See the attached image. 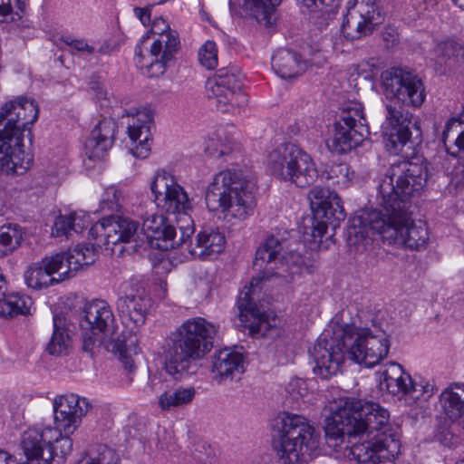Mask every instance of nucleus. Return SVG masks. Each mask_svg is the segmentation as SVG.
<instances>
[{"mask_svg": "<svg viewBox=\"0 0 464 464\" xmlns=\"http://www.w3.org/2000/svg\"><path fill=\"white\" fill-rule=\"evenodd\" d=\"M55 256H63V269L60 271V278L58 280L69 279L76 274V272L85 266V258L82 246L78 245L72 250L56 254Z\"/></svg>", "mask_w": 464, "mask_h": 464, "instance_id": "ea45409f", "label": "nucleus"}, {"mask_svg": "<svg viewBox=\"0 0 464 464\" xmlns=\"http://www.w3.org/2000/svg\"><path fill=\"white\" fill-rule=\"evenodd\" d=\"M150 190L157 205L161 206L168 214L176 215L191 208L184 188L166 171L157 172L150 183Z\"/></svg>", "mask_w": 464, "mask_h": 464, "instance_id": "aec40b11", "label": "nucleus"}, {"mask_svg": "<svg viewBox=\"0 0 464 464\" xmlns=\"http://www.w3.org/2000/svg\"><path fill=\"white\" fill-rule=\"evenodd\" d=\"M459 422L451 421L450 425H443L437 429L435 439L440 444L448 448H455L460 443Z\"/></svg>", "mask_w": 464, "mask_h": 464, "instance_id": "de8ad7c7", "label": "nucleus"}, {"mask_svg": "<svg viewBox=\"0 0 464 464\" xmlns=\"http://www.w3.org/2000/svg\"><path fill=\"white\" fill-rule=\"evenodd\" d=\"M198 61L208 70L218 65V48L213 41H207L198 50Z\"/></svg>", "mask_w": 464, "mask_h": 464, "instance_id": "3c124183", "label": "nucleus"}, {"mask_svg": "<svg viewBox=\"0 0 464 464\" xmlns=\"http://www.w3.org/2000/svg\"><path fill=\"white\" fill-rule=\"evenodd\" d=\"M384 385L387 392L392 395H397L400 399L408 401L409 390L411 383V375L404 372L401 364L391 362L388 368L382 372Z\"/></svg>", "mask_w": 464, "mask_h": 464, "instance_id": "c9c22d12", "label": "nucleus"}, {"mask_svg": "<svg viewBox=\"0 0 464 464\" xmlns=\"http://www.w3.org/2000/svg\"><path fill=\"white\" fill-rule=\"evenodd\" d=\"M458 123H464V106H463L462 111L460 112V114L459 116V120H457L455 118H451L450 120H449L447 121V123L445 125V130H443V134H442V138H443L444 141H446V140L448 139L449 131L451 129V127Z\"/></svg>", "mask_w": 464, "mask_h": 464, "instance_id": "0e129e2a", "label": "nucleus"}, {"mask_svg": "<svg viewBox=\"0 0 464 464\" xmlns=\"http://www.w3.org/2000/svg\"><path fill=\"white\" fill-rule=\"evenodd\" d=\"M116 128V121L111 118H103L98 122L84 144L85 154L90 160L102 159L111 148Z\"/></svg>", "mask_w": 464, "mask_h": 464, "instance_id": "a878e982", "label": "nucleus"}, {"mask_svg": "<svg viewBox=\"0 0 464 464\" xmlns=\"http://www.w3.org/2000/svg\"><path fill=\"white\" fill-rule=\"evenodd\" d=\"M383 20L376 0H357L344 15L342 33L348 40L360 39L372 34Z\"/></svg>", "mask_w": 464, "mask_h": 464, "instance_id": "f3484780", "label": "nucleus"}, {"mask_svg": "<svg viewBox=\"0 0 464 464\" xmlns=\"http://www.w3.org/2000/svg\"><path fill=\"white\" fill-rule=\"evenodd\" d=\"M322 176L332 185L346 188L354 179V171L346 163H336L328 166Z\"/></svg>", "mask_w": 464, "mask_h": 464, "instance_id": "37998d69", "label": "nucleus"}, {"mask_svg": "<svg viewBox=\"0 0 464 464\" xmlns=\"http://www.w3.org/2000/svg\"><path fill=\"white\" fill-rule=\"evenodd\" d=\"M459 47L453 41L439 43L434 48L436 63L440 65L446 63L448 60L458 55Z\"/></svg>", "mask_w": 464, "mask_h": 464, "instance_id": "603ef678", "label": "nucleus"}, {"mask_svg": "<svg viewBox=\"0 0 464 464\" xmlns=\"http://www.w3.org/2000/svg\"><path fill=\"white\" fill-rule=\"evenodd\" d=\"M82 335V350L92 354L106 338L115 334L117 325L113 312L104 300L87 303L77 316Z\"/></svg>", "mask_w": 464, "mask_h": 464, "instance_id": "9d476101", "label": "nucleus"}, {"mask_svg": "<svg viewBox=\"0 0 464 464\" xmlns=\"http://www.w3.org/2000/svg\"><path fill=\"white\" fill-rule=\"evenodd\" d=\"M342 122L349 123L351 127L359 129L358 125L367 126L363 114V107L359 102L346 104L338 119Z\"/></svg>", "mask_w": 464, "mask_h": 464, "instance_id": "a18cd8bd", "label": "nucleus"}, {"mask_svg": "<svg viewBox=\"0 0 464 464\" xmlns=\"http://www.w3.org/2000/svg\"><path fill=\"white\" fill-rule=\"evenodd\" d=\"M82 250L83 252V257L85 258V266L94 263L96 255L93 246H82Z\"/></svg>", "mask_w": 464, "mask_h": 464, "instance_id": "69168bd1", "label": "nucleus"}, {"mask_svg": "<svg viewBox=\"0 0 464 464\" xmlns=\"http://www.w3.org/2000/svg\"><path fill=\"white\" fill-rule=\"evenodd\" d=\"M54 423L58 437L53 440V451L59 450L62 458L69 455L72 450L70 438L82 423V417L92 408L86 397L75 393L59 395L53 400Z\"/></svg>", "mask_w": 464, "mask_h": 464, "instance_id": "1a4fd4ad", "label": "nucleus"}, {"mask_svg": "<svg viewBox=\"0 0 464 464\" xmlns=\"http://www.w3.org/2000/svg\"><path fill=\"white\" fill-rule=\"evenodd\" d=\"M452 182L458 187H464V159L454 168Z\"/></svg>", "mask_w": 464, "mask_h": 464, "instance_id": "680f3d73", "label": "nucleus"}, {"mask_svg": "<svg viewBox=\"0 0 464 464\" xmlns=\"http://www.w3.org/2000/svg\"><path fill=\"white\" fill-rule=\"evenodd\" d=\"M440 405L451 421L464 422V383H454L440 395Z\"/></svg>", "mask_w": 464, "mask_h": 464, "instance_id": "f704fd0d", "label": "nucleus"}, {"mask_svg": "<svg viewBox=\"0 0 464 464\" xmlns=\"http://www.w3.org/2000/svg\"><path fill=\"white\" fill-rule=\"evenodd\" d=\"M169 31L172 30L164 19L158 18L154 20L151 27V33L153 34H157V37H159L160 33H169Z\"/></svg>", "mask_w": 464, "mask_h": 464, "instance_id": "e2e57ef3", "label": "nucleus"}, {"mask_svg": "<svg viewBox=\"0 0 464 464\" xmlns=\"http://www.w3.org/2000/svg\"><path fill=\"white\" fill-rule=\"evenodd\" d=\"M232 150L230 143L223 141L220 135L210 137L205 146L206 153L213 158H219L221 156L228 154Z\"/></svg>", "mask_w": 464, "mask_h": 464, "instance_id": "864d4df0", "label": "nucleus"}, {"mask_svg": "<svg viewBox=\"0 0 464 464\" xmlns=\"http://www.w3.org/2000/svg\"><path fill=\"white\" fill-rule=\"evenodd\" d=\"M163 384L164 383L160 376H150L149 382L144 389V392L147 393H155L161 391L163 392Z\"/></svg>", "mask_w": 464, "mask_h": 464, "instance_id": "bf43d9fd", "label": "nucleus"}, {"mask_svg": "<svg viewBox=\"0 0 464 464\" xmlns=\"http://www.w3.org/2000/svg\"><path fill=\"white\" fill-rule=\"evenodd\" d=\"M455 144L459 150H464V131H461L458 135L457 139L455 140Z\"/></svg>", "mask_w": 464, "mask_h": 464, "instance_id": "774afa93", "label": "nucleus"}, {"mask_svg": "<svg viewBox=\"0 0 464 464\" xmlns=\"http://www.w3.org/2000/svg\"><path fill=\"white\" fill-rule=\"evenodd\" d=\"M400 451L398 434L388 429L361 442H354L351 447L346 446L344 454L360 464H382L393 461Z\"/></svg>", "mask_w": 464, "mask_h": 464, "instance_id": "2eb2a0df", "label": "nucleus"}, {"mask_svg": "<svg viewBox=\"0 0 464 464\" xmlns=\"http://www.w3.org/2000/svg\"><path fill=\"white\" fill-rule=\"evenodd\" d=\"M371 232L382 235V239L391 245L411 250L425 248L429 241L426 223L422 220L411 221L407 208L400 207L391 211L366 210L353 217L347 230L348 244L364 245Z\"/></svg>", "mask_w": 464, "mask_h": 464, "instance_id": "7ed1b4c3", "label": "nucleus"}, {"mask_svg": "<svg viewBox=\"0 0 464 464\" xmlns=\"http://www.w3.org/2000/svg\"><path fill=\"white\" fill-rule=\"evenodd\" d=\"M23 231L18 225H5L0 227V258L11 255L21 245Z\"/></svg>", "mask_w": 464, "mask_h": 464, "instance_id": "58836bf2", "label": "nucleus"}, {"mask_svg": "<svg viewBox=\"0 0 464 464\" xmlns=\"http://www.w3.org/2000/svg\"><path fill=\"white\" fill-rule=\"evenodd\" d=\"M13 2H14L18 10L24 11V4L22 0H0V22H5L6 17L12 15Z\"/></svg>", "mask_w": 464, "mask_h": 464, "instance_id": "4d7b16f0", "label": "nucleus"}, {"mask_svg": "<svg viewBox=\"0 0 464 464\" xmlns=\"http://www.w3.org/2000/svg\"><path fill=\"white\" fill-rule=\"evenodd\" d=\"M381 85L386 104L384 145L390 154L399 155L410 141L411 129L419 130L412 114L404 107L419 108L426 98L421 79L413 71L392 67L382 72Z\"/></svg>", "mask_w": 464, "mask_h": 464, "instance_id": "f03ea898", "label": "nucleus"}, {"mask_svg": "<svg viewBox=\"0 0 464 464\" xmlns=\"http://www.w3.org/2000/svg\"><path fill=\"white\" fill-rule=\"evenodd\" d=\"M123 202V191L117 186H110L103 192L100 208L102 211H120Z\"/></svg>", "mask_w": 464, "mask_h": 464, "instance_id": "49530a36", "label": "nucleus"}, {"mask_svg": "<svg viewBox=\"0 0 464 464\" xmlns=\"http://www.w3.org/2000/svg\"><path fill=\"white\" fill-rule=\"evenodd\" d=\"M254 175L247 169H228L213 177L205 193L207 207L218 211L227 223L247 218L256 206Z\"/></svg>", "mask_w": 464, "mask_h": 464, "instance_id": "39448f33", "label": "nucleus"}, {"mask_svg": "<svg viewBox=\"0 0 464 464\" xmlns=\"http://www.w3.org/2000/svg\"><path fill=\"white\" fill-rule=\"evenodd\" d=\"M77 464H119V462L112 449L101 445L95 454L82 458Z\"/></svg>", "mask_w": 464, "mask_h": 464, "instance_id": "8fccbe9b", "label": "nucleus"}, {"mask_svg": "<svg viewBox=\"0 0 464 464\" xmlns=\"http://www.w3.org/2000/svg\"><path fill=\"white\" fill-rule=\"evenodd\" d=\"M188 211H183L181 213L176 214L174 220L171 222H176L177 227L179 230L180 237L179 239H176L179 244L176 246H188V239L193 235L194 228V221L188 213Z\"/></svg>", "mask_w": 464, "mask_h": 464, "instance_id": "09e8293b", "label": "nucleus"}, {"mask_svg": "<svg viewBox=\"0 0 464 464\" xmlns=\"http://www.w3.org/2000/svg\"><path fill=\"white\" fill-rule=\"evenodd\" d=\"M243 76L236 67L221 68L207 81V93L221 112L241 113L248 103V96L243 91Z\"/></svg>", "mask_w": 464, "mask_h": 464, "instance_id": "9b49d317", "label": "nucleus"}, {"mask_svg": "<svg viewBox=\"0 0 464 464\" xmlns=\"http://www.w3.org/2000/svg\"><path fill=\"white\" fill-rule=\"evenodd\" d=\"M121 117H127V133L134 144L130 151L136 158L146 159L150 151L149 140L154 126V111L150 106L124 109Z\"/></svg>", "mask_w": 464, "mask_h": 464, "instance_id": "6ab92c4d", "label": "nucleus"}, {"mask_svg": "<svg viewBox=\"0 0 464 464\" xmlns=\"http://www.w3.org/2000/svg\"><path fill=\"white\" fill-rule=\"evenodd\" d=\"M364 402L353 397L339 398L325 426V440L329 447L342 449L345 438H356L359 419L362 416Z\"/></svg>", "mask_w": 464, "mask_h": 464, "instance_id": "4468645a", "label": "nucleus"}, {"mask_svg": "<svg viewBox=\"0 0 464 464\" xmlns=\"http://www.w3.org/2000/svg\"><path fill=\"white\" fill-rule=\"evenodd\" d=\"M428 180L427 163L421 157H414L392 163L378 187L377 198L382 209L407 208V200L423 188Z\"/></svg>", "mask_w": 464, "mask_h": 464, "instance_id": "0eeeda50", "label": "nucleus"}, {"mask_svg": "<svg viewBox=\"0 0 464 464\" xmlns=\"http://www.w3.org/2000/svg\"><path fill=\"white\" fill-rule=\"evenodd\" d=\"M285 391L293 400L297 401L307 394L308 387L304 380L293 378L288 382Z\"/></svg>", "mask_w": 464, "mask_h": 464, "instance_id": "5fc2aeb1", "label": "nucleus"}, {"mask_svg": "<svg viewBox=\"0 0 464 464\" xmlns=\"http://www.w3.org/2000/svg\"><path fill=\"white\" fill-rule=\"evenodd\" d=\"M282 251L283 245L280 240L274 236L267 237L256 252L254 266L260 272L239 293V319L252 334H265L270 327L267 315L260 311L255 302V295L260 292L261 283L269 281L272 277L286 279L287 276L283 274L286 269L282 261Z\"/></svg>", "mask_w": 464, "mask_h": 464, "instance_id": "423d86ee", "label": "nucleus"}, {"mask_svg": "<svg viewBox=\"0 0 464 464\" xmlns=\"http://www.w3.org/2000/svg\"><path fill=\"white\" fill-rule=\"evenodd\" d=\"M53 331L47 344L46 351L52 355H65L72 345L74 334L73 324L63 315H53Z\"/></svg>", "mask_w": 464, "mask_h": 464, "instance_id": "c756f323", "label": "nucleus"}, {"mask_svg": "<svg viewBox=\"0 0 464 464\" xmlns=\"http://www.w3.org/2000/svg\"><path fill=\"white\" fill-rule=\"evenodd\" d=\"M141 234L154 248L168 250L175 248L179 244L176 240V227L170 224L163 215L150 214L144 218Z\"/></svg>", "mask_w": 464, "mask_h": 464, "instance_id": "4be33fe9", "label": "nucleus"}, {"mask_svg": "<svg viewBox=\"0 0 464 464\" xmlns=\"http://www.w3.org/2000/svg\"><path fill=\"white\" fill-rule=\"evenodd\" d=\"M295 157L293 161L287 182L295 184L298 188H306L315 182L318 171L312 157L298 147L295 150Z\"/></svg>", "mask_w": 464, "mask_h": 464, "instance_id": "2f4dec72", "label": "nucleus"}, {"mask_svg": "<svg viewBox=\"0 0 464 464\" xmlns=\"http://www.w3.org/2000/svg\"><path fill=\"white\" fill-rule=\"evenodd\" d=\"M306 68L305 62L295 52L280 49L272 57V69L282 79L301 75Z\"/></svg>", "mask_w": 464, "mask_h": 464, "instance_id": "473e14b6", "label": "nucleus"}, {"mask_svg": "<svg viewBox=\"0 0 464 464\" xmlns=\"http://www.w3.org/2000/svg\"><path fill=\"white\" fill-rule=\"evenodd\" d=\"M390 412L380 404L364 401L362 416L359 419L358 435L360 440L370 438L374 431H378L390 425Z\"/></svg>", "mask_w": 464, "mask_h": 464, "instance_id": "c85d7f7f", "label": "nucleus"}, {"mask_svg": "<svg viewBox=\"0 0 464 464\" xmlns=\"http://www.w3.org/2000/svg\"><path fill=\"white\" fill-rule=\"evenodd\" d=\"M327 231V224L326 221L324 220H314L312 224V237L314 241L321 242L323 237Z\"/></svg>", "mask_w": 464, "mask_h": 464, "instance_id": "13d9d810", "label": "nucleus"}, {"mask_svg": "<svg viewBox=\"0 0 464 464\" xmlns=\"http://www.w3.org/2000/svg\"><path fill=\"white\" fill-rule=\"evenodd\" d=\"M183 324H185V327L188 328L186 333L189 334L195 333L201 341H207V343H209V348L212 347L211 340L218 332V326L216 324L203 317L190 318Z\"/></svg>", "mask_w": 464, "mask_h": 464, "instance_id": "c03bdc74", "label": "nucleus"}, {"mask_svg": "<svg viewBox=\"0 0 464 464\" xmlns=\"http://www.w3.org/2000/svg\"><path fill=\"white\" fill-rule=\"evenodd\" d=\"M242 353L230 348L221 349L212 356L211 371L213 378L218 383L234 379L245 371Z\"/></svg>", "mask_w": 464, "mask_h": 464, "instance_id": "bb28decb", "label": "nucleus"}, {"mask_svg": "<svg viewBox=\"0 0 464 464\" xmlns=\"http://www.w3.org/2000/svg\"><path fill=\"white\" fill-rule=\"evenodd\" d=\"M63 269V256H52L32 264L24 272V277L28 287L39 290L58 284L60 271Z\"/></svg>", "mask_w": 464, "mask_h": 464, "instance_id": "b1692460", "label": "nucleus"}, {"mask_svg": "<svg viewBox=\"0 0 464 464\" xmlns=\"http://www.w3.org/2000/svg\"><path fill=\"white\" fill-rule=\"evenodd\" d=\"M92 238L98 246H104L112 253H122L125 249L121 244H131L132 250L140 245L143 238L140 237L139 223L130 218L122 216H111L102 218L92 226L89 231Z\"/></svg>", "mask_w": 464, "mask_h": 464, "instance_id": "ddd939ff", "label": "nucleus"}, {"mask_svg": "<svg viewBox=\"0 0 464 464\" xmlns=\"http://www.w3.org/2000/svg\"><path fill=\"white\" fill-rule=\"evenodd\" d=\"M116 306L124 327L130 334H136L147 320L151 298L136 282H125L121 285Z\"/></svg>", "mask_w": 464, "mask_h": 464, "instance_id": "dca6fc26", "label": "nucleus"}, {"mask_svg": "<svg viewBox=\"0 0 464 464\" xmlns=\"http://www.w3.org/2000/svg\"><path fill=\"white\" fill-rule=\"evenodd\" d=\"M280 424L278 438L273 444L278 464H298L306 453L317 448L314 429L304 417L285 412Z\"/></svg>", "mask_w": 464, "mask_h": 464, "instance_id": "6e6552de", "label": "nucleus"}, {"mask_svg": "<svg viewBox=\"0 0 464 464\" xmlns=\"http://www.w3.org/2000/svg\"><path fill=\"white\" fill-rule=\"evenodd\" d=\"M246 2L257 23L270 26L273 24L275 7L281 3V0H246Z\"/></svg>", "mask_w": 464, "mask_h": 464, "instance_id": "79ce46f5", "label": "nucleus"}, {"mask_svg": "<svg viewBox=\"0 0 464 464\" xmlns=\"http://www.w3.org/2000/svg\"><path fill=\"white\" fill-rule=\"evenodd\" d=\"M179 48V39L177 32L160 33L151 44L147 56L136 53V64L149 77L161 76L175 59Z\"/></svg>", "mask_w": 464, "mask_h": 464, "instance_id": "a211bd4d", "label": "nucleus"}, {"mask_svg": "<svg viewBox=\"0 0 464 464\" xmlns=\"http://www.w3.org/2000/svg\"><path fill=\"white\" fill-rule=\"evenodd\" d=\"M297 149L298 146L293 143H282L270 151L266 161V167L270 173L287 182Z\"/></svg>", "mask_w": 464, "mask_h": 464, "instance_id": "7c9ffc66", "label": "nucleus"}, {"mask_svg": "<svg viewBox=\"0 0 464 464\" xmlns=\"http://www.w3.org/2000/svg\"><path fill=\"white\" fill-rule=\"evenodd\" d=\"M58 431L50 426L30 428L23 433L21 448L26 458L24 464H52L53 440Z\"/></svg>", "mask_w": 464, "mask_h": 464, "instance_id": "412c9836", "label": "nucleus"}, {"mask_svg": "<svg viewBox=\"0 0 464 464\" xmlns=\"http://www.w3.org/2000/svg\"><path fill=\"white\" fill-rule=\"evenodd\" d=\"M39 107L34 99L17 96L0 108V171L22 175L33 160L24 150V132L38 119Z\"/></svg>", "mask_w": 464, "mask_h": 464, "instance_id": "20e7f679", "label": "nucleus"}, {"mask_svg": "<svg viewBox=\"0 0 464 464\" xmlns=\"http://www.w3.org/2000/svg\"><path fill=\"white\" fill-rule=\"evenodd\" d=\"M389 350L387 334L375 324L372 328H358L336 324L321 334L309 353L314 374L329 379L341 372L346 359L373 367L387 356Z\"/></svg>", "mask_w": 464, "mask_h": 464, "instance_id": "f257e3e1", "label": "nucleus"}, {"mask_svg": "<svg viewBox=\"0 0 464 464\" xmlns=\"http://www.w3.org/2000/svg\"><path fill=\"white\" fill-rule=\"evenodd\" d=\"M333 127V133L325 143L329 150L337 154L347 153L359 146L369 132L367 126L358 125L359 129H356L339 120Z\"/></svg>", "mask_w": 464, "mask_h": 464, "instance_id": "393cba45", "label": "nucleus"}, {"mask_svg": "<svg viewBox=\"0 0 464 464\" xmlns=\"http://www.w3.org/2000/svg\"><path fill=\"white\" fill-rule=\"evenodd\" d=\"M90 224V216L84 211L60 214L54 220L52 235L69 238L82 233Z\"/></svg>", "mask_w": 464, "mask_h": 464, "instance_id": "72a5a7b5", "label": "nucleus"}, {"mask_svg": "<svg viewBox=\"0 0 464 464\" xmlns=\"http://www.w3.org/2000/svg\"><path fill=\"white\" fill-rule=\"evenodd\" d=\"M153 5H149L144 8L135 7L134 14L139 18L143 25H147L150 23V11Z\"/></svg>", "mask_w": 464, "mask_h": 464, "instance_id": "052dcab7", "label": "nucleus"}, {"mask_svg": "<svg viewBox=\"0 0 464 464\" xmlns=\"http://www.w3.org/2000/svg\"><path fill=\"white\" fill-rule=\"evenodd\" d=\"M60 40L72 48V53H73V51L87 53H92L94 52V47L88 44L84 39H76L71 35H63Z\"/></svg>", "mask_w": 464, "mask_h": 464, "instance_id": "6e6d98bb", "label": "nucleus"}, {"mask_svg": "<svg viewBox=\"0 0 464 464\" xmlns=\"http://www.w3.org/2000/svg\"><path fill=\"white\" fill-rule=\"evenodd\" d=\"M225 247V237L218 229L204 228L196 237V243L188 244L187 250L197 258H209L223 251Z\"/></svg>", "mask_w": 464, "mask_h": 464, "instance_id": "cd10ccee", "label": "nucleus"}, {"mask_svg": "<svg viewBox=\"0 0 464 464\" xmlns=\"http://www.w3.org/2000/svg\"><path fill=\"white\" fill-rule=\"evenodd\" d=\"M438 391L434 381L420 377L412 380L409 390L407 404H419V401H428Z\"/></svg>", "mask_w": 464, "mask_h": 464, "instance_id": "a19ab883", "label": "nucleus"}, {"mask_svg": "<svg viewBox=\"0 0 464 464\" xmlns=\"http://www.w3.org/2000/svg\"><path fill=\"white\" fill-rule=\"evenodd\" d=\"M308 198L317 218H325L326 221H341L345 218L343 201L334 191L314 187L309 191Z\"/></svg>", "mask_w": 464, "mask_h": 464, "instance_id": "5701e85b", "label": "nucleus"}, {"mask_svg": "<svg viewBox=\"0 0 464 464\" xmlns=\"http://www.w3.org/2000/svg\"><path fill=\"white\" fill-rule=\"evenodd\" d=\"M182 324L170 338L165 354L166 372L174 379H181L188 373L191 362L199 360L210 350L207 341H201L195 333H186Z\"/></svg>", "mask_w": 464, "mask_h": 464, "instance_id": "f8f14e48", "label": "nucleus"}, {"mask_svg": "<svg viewBox=\"0 0 464 464\" xmlns=\"http://www.w3.org/2000/svg\"><path fill=\"white\" fill-rule=\"evenodd\" d=\"M196 395L194 387H178L163 391L158 397V405L162 411H171L192 402Z\"/></svg>", "mask_w": 464, "mask_h": 464, "instance_id": "e433bc0d", "label": "nucleus"}, {"mask_svg": "<svg viewBox=\"0 0 464 464\" xmlns=\"http://www.w3.org/2000/svg\"><path fill=\"white\" fill-rule=\"evenodd\" d=\"M32 299L18 293L0 296V317L14 318L18 315H25L30 313Z\"/></svg>", "mask_w": 464, "mask_h": 464, "instance_id": "4c0bfd02", "label": "nucleus"}, {"mask_svg": "<svg viewBox=\"0 0 464 464\" xmlns=\"http://www.w3.org/2000/svg\"><path fill=\"white\" fill-rule=\"evenodd\" d=\"M120 360L124 364V367L130 371L134 368V361L127 354V351L124 349L120 350Z\"/></svg>", "mask_w": 464, "mask_h": 464, "instance_id": "338daca9", "label": "nucleus"}]
</instances>
